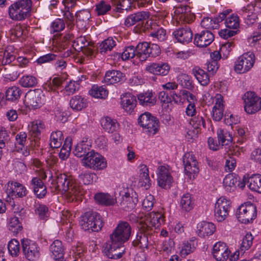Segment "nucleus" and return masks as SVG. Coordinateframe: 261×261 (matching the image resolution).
Instances as JSON below:
<instances>
[{"label":"nucleus","instance_id":"f257e3e1","mask_svg":"<svg viewBox=\"0 0 261 261\" xmlns=\"http://www.w3.org/2000/svg\"><path fill=\"white\" fill-rule=\"evenodd\" d=\"M51 184L55 189L63 193L68 192L70 195L77 196L80 192L81 188L71 176L65 174H56L55 177L51 175Z\"/></svg>","mask_w":261,"mask_h":261},{"label":"nucleus","instance_id":"f03ea898","mask_svg":"<svg viewBox=\"0 0 261 261\" xmlns=\"http://www.w3.org/2000/svg\"><path fill=\"white\" fill-rule=\"evenodd\" d=\"M79 223L83 230L93 232L99 231L104 225L102 216L92 210L87 211L81 215Z\"/></svg>","mask_w":261,"mask_h":261},{"label":"nucleus","instance_id":"7ed1b4c3","mask_svg":"<svg viewBox=\"0 0 261 261\" xmlns=\"http://www.w3.org/2000/svg\"><path fill=\"white\" fill-rule=\"evenodd\" d=\"M31 7V0L18 1L9 7V16L13 20H23L30 15Z\"/></svg>","mask_w":261,"mask_h":261},{"label":"nucleus","instance_id":"20e7f679","mask_svg":"<svg viewBox=\"0 0 261 261\" xmlns=\"http://www.w3.org/2000/svg\"><path fill=\"white\" fill-rule=\"evenodd\" d=\"M132 232V228L129 224L126 221H120L117 227L110 235L109 241L114 245H123L129 239Z\"/></svg>","mask_w":261,"mask_h":261},{"label":"nucleus","instance_id":"39448f33","mask_svg":"<svg viewBox=\"0 0 261 261\" xmlns=\"http://www.w3.org/2000/svg\"><path fill=\"white\" fill-rule=\"evenodd\" d=\"M256 216V207L254 204L250 202L242 204L236 212L238 221L245 224L252 223Z\"/></svg>","mask_w":261,"mask_h":261},{"label":"nucleus","instance_id":"423d86ee","mask_svg":"<svg viewBox=\"0 0 261 261\" xmlns=\"http://www.w3.org/2000/svg\"><path fill=\"white\" fill-rule=\"evenodd\" d=\"M138 123L149 135H154L159 128V121L150 113L146 112L138 118Z\"/></svg>","mask_w":261,"mask_h":261},{"label":"nucleus","instance_id":"0eeeda50","mask_svg":"<svg viewBox=\"0 0 261 261\" xmlns=\"http://www.w3.org/2000/svg\"><path fill=\"white\" fill-rule=\"evenodd\" d=\"M185 174L190 179H194L198 175L199 169L198 162L192 152L186 153L182 158Z\"/></svg>","mask_w":261,"mask_h":261},{"label":"nucleus","instance_id":"6e6552de","mask_svg":"<svg viewBox=\"0 0 261 261\" xmlns=\"http://www.w3.org/2000/svg\"><path fill=\"white\" fill-rule=\"evenodd\" d=\"M255 62V55L248 52L240 56L235 62L234 71L239 73H244L250 70Z\"/></svg>","mask_w":261,"mask_h":261},{"label":"nucleus","instance_id":"1a4fd4ad","mask_svg":"<svg viewBox=\"0 0 261 261\" xmlns=\"http://www.w3.org/2000/svg\"><path fill=\"white\" fill-rule=\"evenodd\" d=\"M149 17L148 13L145 11L138 12L128 15L125 19L124 24L127 27L137 24L135 30L137 33L144 31V21Z\"/></svg>","mask_w":261,"mask_h":261},{"label":"nucleus","instance_id":"9d476101","mask_svg":"<svg viewBox=\"0 0 261 261\" xmlns=\"http://www.w3.org/2000/svg\"><path fill=\"white\" fill-rule=\"evenodd\" d=\"M87 155L82 159V163L84 166L94 170L103 169L107 167L106 159L99 153L93 151Z\"/></svg>","mask_w":261,"mask_h":261},{"label":"nucleus","instance_id":"9b49d317","mask_svg":"<svg viewBox=\"0 0 261 261\" xmlns=\"http://www.w3.org/2000/svg\"><path fill=\"white\" fill-rule=\"evenodd\" d=\"M231 202L224 197L219 198L215 204L214 216L216 220L221 222L226 219L229 214Z\"/></svg>","mask_w":261,"mask_h":261},{"label":"nucleus","instance_id":"f8f14e48","mask_svg":"<svg viewBox=\"0 0 261 261\" xmlns=\"http://www.w3.org/2000/svg\"><path fill=\"white\" fill-rule=\"evenodd\" d=\"M217 136L218 143L213 138L210 137L208 139V144L210 148L215 151L219 149L220 145H228L233 140L232 134L224 129H219L217 131Z\"/></svg>","mask_w":261,"mask_h":261},{"label":"nucleus","instance_id":"ddd939ff","mask_svg":"<svg viewBox=\"0 0 261 261\" xmlns=\"http://www.w3.org/2000/svg\"><path fill=\"white\" fill-rule=\"evenodd\" d=\"M28 106L32 109H39L44 104V95L40 89L30 90L25 96Z\"/></svg>","mask_w":261,"mask_h":261},{"label":"nucleus","instance_id":"4468645a","mask_svg":"<svg viewBox=\"0 0 261 261\" xmlns=\"http://www.w3.org/2000/svg\"><path fill=\"white\" fill-rule=\"evenodd\" d=\"M245 111L249 114L255 113L261 109V98L253 92H247L243 97Z\"/></svg>","mask_w":261,"mask_h":261},{"label":"nucleus","instance_id":"2eb2a0df","mask_svg":"<svg viewBox=\"0 0 261 261\" xmlns=\"http://www.w3.org/2000/svg\"><path fill=\"white\" fill-rule=\"evenodd\" d=\"M22 251L25 257L31 261H34L40 256L39 247L34 242L28 239L21 240Z\"/></svg>","mask_w":261,"mask_h":261},{"label":"nucleus","instance_id":"dca6fc26","mask_svg":"<svg viewBox=\"0 0 261 261\" xmlns=\"http://www.w3.org/2000/svg\"><path fill=\"white\" fill-rule=\"evenodd\" d=\"M138 202V198L137 193L132 189H127L124 194L122 195L120 205L123 210L129 211L135 207Z\"/></svg>","mask_w":261,"mask_h":261},{"label":"nucleus","instance_id":"f3484780","mask_svg":"<svg viewBox=\"0 0 261 261\" xmlns=\"http://www.w3.org/2000/svg\"><path fill=\"white\" fill-rule=\"evenodd\" d=\"M248 178V174L244 175L241 180L240 177L236 174H228L223 179V185L227 191H231V188L237 186L241 189H243Z\"/></svg>","mask_w":261,"mask_h":261},{"label":"nucleus","instance_id":"a211bd4d","mask_svg":"<svg viewBox=\"0 0 261 261\" xmlns=\"http://www.w3.org/2000/svg\"><path fill=\"white\" fill-rule=\"evenodd\" d=\"M164 222V217L161 213L152 212L146 216L145 222L142 226L154 232L153 227L154 229L159 228Z\"/></svg>","mask_w":261,"mask_h":261},{"label":"nucleus","instance_id":"6ab92c4d","mask_svg":"<svg viewBox=\"0 0 261 261\" xmlns=\"http://www.w3.org/2000/svg\"><path fill=\"white\" fill-rule=\"evenodd\" d=\"M72 46L76 50H81L87 56H92L94 51V43L89 41L85 37L80 36L74 40Z\"/></svg>","mask_w":261,"mask_h":261},{"label":"nucleus","instance_id":"aec40b11","mask_svg":"<svg viewBox=\"0 0 261 261\" xmlns=\"http://www.w3.org/2000/svg\"><path fill=\"white\" fill-rule=\"evenodd\" d=\"M214 40V35L208 30H204L195 34L194 43L199 47H205L211 44Z\"/></svg>","mask_w":261,"mask_h":261},{"label":"nucleus","instance_id":"412c9836","mask_svg":"<svg viewBox=\"0 0 261 261\" xmlns=\"http://www.w3.org/2000/svg\"><path fill=\"white\" fill-rule=\"evenodd\" d=\"M158 185L166 189H169L173 181V178L168 169L164 166H160L158 168Z\"/></svg>","mask_w":261,"mask_h":261},{"label":"nucleus","instance_id":"4be33fe9","mask_svg":"<svg viewBox=\"0 0 261 261\" xmlns=\"http://www.w3.org/2000/svg\"><path fill=\"white\" fill-rule=\"evenodd\" d=\"M108 241L105 244L104 252L109 258L117 259L121 258L124 252L123 245H116Z\"/></svg>","mask_w":261,"mask_h":261},{"label":"nucleus","instance_id":"5701e85b","mask_svg":"<svg viewBox=\"0 0 261 261\" xmlns=\"http://www.w3.org/2000/svg\"><path fill=\"white\" fill-rule=\"evenodd\" d=\"M108 241L105 244L104 252L109 258L117 259L121 258L124 252L123 245H116Z\"/></svg>","mask_w":261,"mask_h":261},{"label":"nucleus","instance_id":"b1692460","mask_svg":"<svg viewBox=\"0 0 261 261\" xmlns=\"http://www.w3.org/2000/svg\"><path fill=\"white\" fill-rule=\"evenodd\" d=\"M212 253L214 257L217 261H226L229 257L230 251L225 243L218 242L214 245Z\"/></svg>","mask_w":261,"mask_h":261},{"label":"nucleus","instance_id":"393cba45","mask_svg":"<svg viewBox=\"0 0 261 261\" xmlns=\"http://www.w3.org/2000/svg\"><path fill=\"white\" fill-rule=\"evenodd\" d=\"M175 39L182 44H188L192 41L193 33L189 27L181 28L174 31L172 33Z\"/></svg>","mask_w":261,"mask_h":261},{"label":"nucleus","instance_id":"a878e982","mask_svg":"<svg viewBox=\"0 0 261 261\" xmlns=\"http://www.w3.org/2000/svg\"><path fill=\"white\" fill-rule=\"evenodd\" d=\"M7 192L9 194H14L15 196L23 198L28 193L26 187L17 181H9L7 185Z\"/></svg>","mask_w":261,"mask_h":261},{"label":"nucleus","instance_id":"bb28decb","mask_svg":"<svg viewBox=\"0 0 261 261\" xmlns=\"http://www.w3.org/2000/svg\"><path fill=\"white\" fill-rule=\"evenodd\" d=\"M124 78V74L120 71L111 70L106 72L102 82L107 85H110L121 82Z\"/></svg>","mask_w":261,"mask_h":261},{"label":"nucleus","instance_id":"cd10ccee","mask_svg":"<svg viewBox=\"0 0 261 261\" xmlns=\"http://www.w3.org/2000/svg\"><path fill=\"white\" fill-rule=\"evenodd\" d=\"M154 232L149 229L141 227L139 231L137 233L135 242L137 245L143 248H147L149 244V238H151V235Z\"/></svg>","mask_w":261,"mask_h":261},{"label":"nucleus","instance_id":"c85d7f7f","mask_svg":"<svg viewBox=\"0 0 261 261\" xmlns=\"http://www.w3.org/2000/svg\"><path fill=\"white\" fill-rule=\"evenodd\" d=\"M91 145L90 142L86 140H82L76 144L73 150L74 154L78 158L87 156L94 150H91Z\"/></svg>","mask_w":261,"mask_h":261},{"label":"nucleus","instance_id":"c756f323","mask_svg":"<svg viewBox=\"0 0 261 261\" xmlns=\"http://www.w3.org/2000/svg\"><path fill=\"white\" fill-rule=\"evenodd\" d=\"M197 234L201 238L212 235L216 230L214 224L207 221H202L197 225Z\"/></svg>","mask_w":261,"mask_h":261},{"label":"nucleus","instance_id":"7c9ffc66","mask_svg":"<svg viewBox=\"0 0 261 261\" xmlns=\"http://www.w3.org/2000/svg\"><path fill=\"white\" fill-rule=\"evenodd\" d=\"M139 184L141 186L148 189L151 186V180L149 176L148 169L146 165L142 164L139 166Z\"/></svg>","mask_w":261,"mask_h":261},{"label":"nucleus","instance_id":"2f4dec72","mask_svg":"<svg viewBox=\"0 0 261 261\" xmlns=\"http://www.w3.org/2000/svg\"><path fill=\"white\" fill-rule=\"evenodd\" d=\"M101 125L103 129L109 133H113L119 128V124L117 120L108 116L101 119Z\"/></svg>","mask_w":261,"mask_h":261},{"label":"nucleus","instance_id":"473e14b6","mask_svg":"<svg viewBox=\"0 0 261 261\" xmlns=\"http://www.w3.org/2000/svg\"><path fill=\"white\" fill-rule=\"evenodd\" d=\"M194 204L193 197L191 194L187 193L181 196L179 206L182 211L188 212L193 208Z\"/></svg>","mask_w":261,"mask_h":261},{"label":"nucleus","instance_id":"72a5a7b5","mask_svg":"<svg viewBox=\"0 0 261 261\" xmlns=\"http://www.w3.org/2000/svg\"><path fill=\"white\" fill-rule=\"evenodd\" d=\"M122 105L123 108L130 114L134 111L137 105V100L135 96L130 94H126L122 99Z\"/></svg>","mask_w":261,"mask_h":261},{"label":"nucleus","instance_id":"f704fd0d","mask_svg":"<svg viewBox=\"0 0 261 261\" xmlns=\"http://www.w3.org/2000/svg\"><path fill=\"white\" fill-rule=\"evenodd\" d=\"M70 107L74 110L81 111L86 108L88 106L86 99L80 95H75L71 98L70 100Z\"/></svg>","mask_w":261,"mask_h":261},{"label":"nucleus","instance_id":"c9c22d12","mask_svg":"<svg viewBox=\"0 0 261 261\" xmlns=\"http://www.w3.org/2000/svg\"><path fill=\"white\" fill-rule=\"evenodd\" d=\"M140 104L143 106H152L156 103L155 97L151 92L141 93L138 95Z\"/></svg>","mask_w":261,"mask_h":261},{"label":"nucleus","instance_id":"e433bc0d","mask_svg":"<svg viewBox=\"0 0 261 261\" xmlns=\"http://www.w3.org/2000/svg\"><path fill=\"white\" fill-rule=\"evenodd\" d=\"M148 43L147 42H140L136 46L137 59L140 61H145L148 58Z\"/></svg>","mask_w":261,"mask_h":261},{"label":"nucleus","instance_id":"4c0bfd02","mask_svg":"<svg viewBox=\"0 0 261 261\" xmlns=\"http://www.w3.org/2000/svg\"><path fill=\"white\" fill-rule=\"evenodd\" d=\"M247 182L249 183L248 187L252 191L261 193V175L259 174L248 176Z\"/></svg>","mask_w":261,"mask_h":261},{"label":"nucleus","instance_id":"58836bf2","mask_svg":"<svg viewBox=\"0 0 261 261\" xmlns=\"http://www.w3.org/2000/svg\"><path fill=\"white\" fill-rule=\"evenodd\" d=\"M22 92L18 87H9L5 92L6 99L12 102H16L19 99Z\"/></svg>","mask_w":261,"mask_h":261},{"label":"nucleus","instance_id":"ea45409f","mask_svg":"<svg viewBox=\"0 0 261 261\" xmlns=\"http://www.w3.org/2000/svg\"><path fill=\"white\" fill-rule=\"evenodd\" d=\"M192 73L201 85L205 86L209 84V76L203 69L195 67L193 69Z\"/></svg>","mask_w":261,"mask_h":261},{"label":"nucleus","instance_id":"a19ab883","mask_svg":"<svg viewBox=\"0 0 261 261\" xmlns=\"http://www.w3.org/2000/svg\"><path fill=\"white\" fill-rule=\"evenodd\" d=\"M77 25L85 27L91 18V13L89 10L84 9L77 12L75 14Z\"/></svg>","mask_w":261,"mask_h":261},{"label":"nucleus","instance_id":"79ce46f5","mask_svg":"<svg viewBox=\"0 0 261 261\" xmlns=\"http://www.w3.org/2000/svg\"><path fill=\"white\" fill-rule=\"evenodd\" d=\"M94 199L98 203L106 206L112 205L117 202L116 199L107 193H97L94 196Z\"/></svg>","mask_w":261,"mask_h":261},{"label":"nucleus","instance_id":"37998d69","mask_svg":"<svg viewBox=\"0 0 261 261\" xmlns=\"http://www.w3.org/2000/svg\"><path fill=\"white\" fill-rule=\"evenodd\" d=\"M49 250L51 252L53 257H63L64 248L62 243L59 240L54 241L50 245Z\"/></svg>","mask_w":261,"mask_h":261},{"label":"nucleus","instance_id":"c03bdc74","mask_svg":"<svg viewBox=\"0 0 261 261\" xmlns=\"http://www.w3.org/2000/svg\"><path fill=\"white\" fill-rule=\"evenodd\" d=\"M10 47H7L5 50L3 57L0 61V67L2 70L5 67L12 65L11 63L15 61L16 56L13 52H10Z\"/></svg>","mask_w":261,"mask_h":261},{"label":"nucleus","instance_id":"a18cd8bd","mask_svg":"<svg viewBox=\"0 0 261 261\" xmlns=\"http://www.w3.org/2000/svg\"><path fill=\"white\" fill-rule=\"evenodd\" d=\"M64 139L63 135L62 132L56 130L53 132L50 137V146L52 148H58L60 147Z\"/></svg>","mask_w":261,"mask_h":261},{"label":"nucleus","instance_id":"49530a36","mask_svg":"<svg viewBox=\"0 0 261 261\" xmlns=\"http://www.w3.org/2000/svg\"><path fill=\"white\" fill-rule=\"evenodd\" d=\"M3 69L6 71L7 74L10 76V79L12 81L17 79L20 74L22 72L21 69L20 68L19 66L17 65L16 63L5 67Z\"/></svg>","mask_w":261,"mask_h":261},{"label":"nucleus","instance_id":"de8ad7c7","mask_svg":"<svg viewBox=\"0 0 261 261\" xmlns=\"http://www.w3.org/2000/svg\"><path fill=\"white\" fill-rule=\"evenodd\" d=\"M116 45L115 40L113 38L109 37L103 40L99 44L98 48L100 54H105L108 51H111Z\"/></svg>","mask_w":261,"mask_h":261},{"label":"nucleus","instance_id":"09e8293b","mask_svg":"<svg viewBox=\"0 0 261 261\" xmlns=\"http://www.w3.org/2000/svg\"><path fill=\"white\" fill-rule=\"evenodd\" d=\"M89 93L92 96L97 98H105L108 95V91L105 88L97 85L93 86Z\"/></svg>","mask_w":261,"mask_h":261},{"label":"nucleus","instance_id":"8fccbe9b","mask_svg":"<svg viewBox=\"0 0 261 261\" xmlns=\"http://www.w3.org/2000/svg\"><path fill=\"white\" fill-rule=\"evenodd\" d=\"M9 230L14 234H17L22 229V225L17 216L11 218L8 224Z\"/></svg>","mask_w":261,"mask_h":261},{"label":"nucleus","instance_id":"3c124183","mask_svg":"<svg viewBox=\"0 0 261 261\" xmlns=\"http://www.w3.org/2000/svg\"><path fill=\"white\" fill-rule=\"evenodd\" d=\"M118 57H121L123 61L133 59L135 57L137 58L136 47L133 45L126 47L123 51L117 54Z\"/></svg>","mask_w":261,"mask_h":261},{"label":"nucleus","instance_id":"603ef678","mask_svg":"<svg viewBox=\"0 0 261 261\" xmlns=\"http://www.w3.org/2000/svg\"><path fill=\"white\" fill-rule=\"evenodd\" d=\"M38 81L36 77L33 75H24L19 80L20 85L24 88H32L37 85Z\"/></svg>","mask_w":261,"mask_h":261},{"label":"nucleus","instance_id":"864d4df0","mask_svg":"<svg viewBox=\"0 0 261 261\" xmlns=\"http://www.w3.org/2000/svg\"><path fill=\"white\" fill-rule=\"evenodd\" d=\"M111 9V5L104 1H101L95 5V12L98 16L104 15Z\"/></svg>","mask_w":261,"mask_h":261},{"label":"nucleus","instance_id":"5fc2aeb1","mask_svg":"<svg viewBox=\"0 0 261 261\" xmlns=\"http://www.w3.org/2000/svg\"><path fill=\"white\" fill-rule=\"evenodd\" d=\"M112 3L116 5L115 10L122 12L123 10L128 11L131 8L130 0H112Z\"/></svg>","mask_w":261,"mask_h":261},{"label":"nucleus","instance_id":"6e6d98bb","mask_svg":"<svg viewBox=\"0 0 261 261\" xmlns=\"http://www.w3.org/2000/svg\"><path fill=\"white\" fill-rule=\"evenodd\" d=\"M225 24L227 28L237 30L240 25L239 17L237 14H232L226 18Z\"/></svg>","mask_w":261,"mask_h":261},{"label":"nucleus","instance_id":"4d7b16f0","mask_svg":"<svg viewBox=\"0 0 261 261\" xmlns=\"http://www.w3.org/2000/svg\"><path fill=\"white\" fill-rule=\"evenodd\" d=\"M63 82L62 78L55 77L45 83V88L48 91H55L62 85Z\"/></svg>","mask_w":261,"mask_h":261},{"label":"nucleus","instance_id":"13d9d810","mask_svg":"<svg viewBox=\"0 0 261 261\" xmlns=\"http://www.w3.org/2000/svg\"><path fill=\"white\" fill-rule=\"evenodd\" d=\"M179 80L182 87L189 90L193 91L194 89V84L191 77L186 74H182L179 76Z\"/></svg>","mask_w":261,"mask_h":261},{"label":"nucleus","instance_id":"bf43d9fd","mask_svg":"<svg viewBox=\"0 0 261 261\" xmlns=\"http://www.w3.org/2000/svg\"><path fill=\"white\" fill-rule=\"evenodd\" d=\"M215 19L210 17H204L201 22V25L203 28L208 30L218 29L219 24L215 21Z\"/></svg>","mask_w":261,"mask_h":261},{"label":"nucleus","instance_id":"052dcab7","mask_svg":"<svg viewBox=\"0 0 261 261\" xmlns=\"http://www.w3.org/2000/svg\"><path fill=\"white\" fill-rule=\"evenodd\" d=\"M79 178L84 185H88L95 181L97 179V175L92 173L85 172L79 175Z\"/></svg>","mask_w":261,"mask_h":261},{"label":"nucleus","instance_id":"680f3d73","mask_svg":"<svg viewBox=\"0 0 261 261\" xmlns=\"http://www.w3.org/2000/svg\"><path fill=\"white\" fill-rule=\"evenodd\" d=\"M8 249L12 256H17L20 251L19 242L15 239H12L8 244Z\"/></svg>","mask_w":261,"mask_h":261},{"label":"nucleus","instance_id":"e2e57ef3","mask_svg":"<svg viewBox=\"0 0 261 261\" xmlns=\"http://www.w3.org/2000/svg\"><path fill=\"white\" fill-rule=\"evenodd\" d=\"M48 207L44 204H39L36 206L35 213L38 215L40 219L44 220L47 217Z\"/></svg>","mask_w":261,"mask_h":261},{"label":"nucleus","instance_id":"0e129e2a","mask_svg":"<svg viewBox=\"0 0 261 261\" xmlns=\"http://www.w3.org/2000/svg\"><path fill=\"white\" fill-rule=\"evenodd\" d=\"M253 239L254 238L250 232L247 233L243 239L241 246L242 250L249 249L252 245Z\"/></svg>","mask_w":261,"mask_h":261},{"label":"nucleus","instance_id":"69168bd1","mask_svg":"<svg viewBox=\"0 0 261 261\" xmlns=\"http://www.w3.org/2000/svg\"><path fill=\"white\" fill-rule=\"evenodd\" d=\"M148 58H155L160 55L161 49L156 44L148 43Z\"/></svg>","mask_w":261,"mask_h":261},{"label":"nucleus","instance_id":"338daca9","mask_svg":"<svg viewBox=\"0 0 261 261\" xmlns=\"http://www.w3.org/2000/svg\"><path fill=\"white\" fill-rule=\"evenodd\" d=\"M53 33L59 32L65 28V22L63 19L58 18L54 20L51 25Z\"/></svg>","mask_w":261,"mask_h":261},{"label":"nucleus","instance_id":"774afa93","mask_svg":"<svg viewBox=\"0 0 261 261\" xmlns=\"http://www.w3.org/2000/svg\"><path fill=\"white\" fill-rule=\"evenodd\" d=\"M30 186L33 193L38 191V189L45 186L41 178L39 177H33L30 181Z\"/></svg>","mask_w":261,"mask_h":261}]
</instances>
